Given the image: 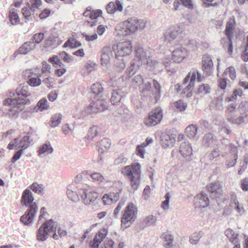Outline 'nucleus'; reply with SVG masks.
I'll return each instance as SVG.
<instances>
[{
  "label": "nucleus",
  "instance_id": "obj_1",
  "mask_svg": "<svg viewBox=\"0 0 248 248\" xmlns=\"http://www.w3.org/2000/svg\"><path fill=\"white\" fill-rule=\"evenodd\" d=\"M28 90L29 87L27 85L20 84L15 93H11V97L5 100V105L8 104L11 107L8 112L9 116L16 117L18 111L23 109L24 105L30 103L29 100L27 98L30 95Z\"/></svg>",
  "mask_w": 248,
  "mask_h": 248
},
{
  "label": "nucleus",
  "instance_id": "obj_2",
  "mask_svg": "<svg viewBox=\"0 0 248 248\" xmlns=\"http://www.w3.org/2000/svg\"><path fill=\"white\" fill-rule=\"evenodd\" d=\"M143 63H146L151 68H156L158 71H161L163 69V65L166 68L168 67L170 64L171 61L170 58L167 57L164 59L163 64L156 62L152 57L147 56L146 52L142 48H139L136 50V58L131 62V65L128 69L130 76L133 75Z\"/></svg>",
  "mask_w": 248,
  "mask_h": 248
},
{
  "label": "nucleus",
  "instance_id": "obj_3",
  "mask_svg": "<svg viewBox=\"0 0 248 248\" xmlns=\"http://www.w3.org/2000/svg\"><path fill=\"white\" fill-rule=\"evenodd\" d=\"M34 198L30 190L26 189L23 192L21 204L28 207L24 214L20 217V221L25 225L31 224L38 212V207L35 202H33Z\"/></svg>",
  "mask_w": 248,
  "mask_h": 248
},
{
  "label": "nucleus",
  "instance_id": "obj_4",
  "mask_svg": "<svg viewBox=\"0 0 248 248\" xmlns=\"http://www.w3.org/2000/svg\"><path fill=\"white\" fill-rule=\"evenodd\" d=\"M78 188L79 195L85 205H94L97 203L98 194L93 191L92 187L87 185L80 184Z\"/></svg>",
  "mask_w": 248,
  "mask_h": 248
},
{
  "label": "nucleus",
  "instance_id": "obj_5",
  "mask_svg": "<svg viewBox=\"0 0 248 248\" xmlns=\"http://www.w3.org/2000/svg\"><path fill=\"white\" fill-rule=\"evenodd\" d=\"M141 172L140 165L139 163L127 166L124 168V173L129 177L132 186L135 189L138 188L140 185Z\"/></svg>",
  "mask_w": 248,
  "mask_h": 248
},
{
  "label": "nucleus",
  "instance_id": "obj_6",
  "mask_svg": "<svg viewBox=\"0 0 248 248\" xmlns=\"http://www.w3.org/2000/svg\"><path fill=\"white\" fill-rule=\"evenodd\" d=\"M137 206L132 203H130L126 207L122 218V226L124 228L129 227L137 218Z\"/></svg>",
  "mask_w": 248,
  "mask_h": 248
},
{
  "label": "nucleus",
  "instance_id": "obj_7",
  "mask_svg": "<svg viewBox=\"0 0 248 248\" xmlns=\"http://www.w3.org/2000/svg\"><path fill=\"white\" fill-rule=\"evenodd\" d=\"M102 14L101 10H93L92 7H88L83 14L84 16L90 17L89 20L85 21V25L90 27H93L99 24L100 22L99 20L102 18Z\"/></svg>",
  "mask_w": 248,
  "mask_h": 248
},
{
  "label": "nucleus",
  "instance_id": "obj_8",
  "mask_svg": "<svg viewBox=\"0 0 248 248\" xmlns=\"http://www.w3.org/2000/svg\"><path fill=\"white\" fill-rule=\"evenodd\" d=\"M116 58L122 57L129 55L132 50V44L130 41H125L118 43L112 46Z\"/></svg>",
  "mask_w": 248,
  "mask_h": 248
},
{
  "label": "nucleus",
  "instance_id": "obj_9",
  "mask_svg": "<svg viewBox=\"0 0 248 248\" xmlns=\"http://www.w3.org/2000/svg\"><path fill=\"white\" fill-rule=\"evenodd\" d=\"M236 109V106L233 104H230L228 106L227 109V118L228 120L232 124H241L246 122L247 115L245 116H237L235 111Z\"/></svg>",
  "mask_w": 248,
  "mask_h": 248
},
{
  "label": "nucleus",
  "instance_id": "obj_10",
  "mask_svg": "<svg viewBox=\"0 0 248 248\" xmlns=\"http://www.w3.org/2000/svg\"><path fill=\"white\" fill-rule=\"evenodd\" d=\"M162 117V110L160 108H156L145 120L144 123L148 126H155L161 121Z\"/></svg>",
  "mask_w": 248,
  "mask_h": 248
},
{
  "label": "nucleus",
  "instance_id": "obj_11",
  "mask_svg": "<svg viewBox=\"0 0 248 248\" xmlns=\"http://www.w3.org/2000/svg\"><path fill=\"white\" fill-rule=\"evenodd\" d=\"M112 47L105 46L100 50L101 63L103 66H106L113 57Z\"/></svg>",
  "mask_w": 248,
  "mask_h": 248
},
{
  "label": "nucleus",
  "instance_id": "obj_12",
  "mask_svg": "<svg viewBox=\"0 0 248 248\" xmlns=\"http://www.w3.org/2000/svg\"><path fill=\"white\" fill-rule=\"evenodd\" d=\"M50 235H52L55 240H59V236L56 232L58 223L53 219H50L42 225Z\"/></svg>",
  "mask_w": 248,
  "mask_h": 248
},
{
  "label": "nucleus",
  "instance_id": "obj_13",
  "mask_svg": "<svg viewBox=\"0 0 248 248\" xmlns=\"http://www.w3.org/2000/svg\"><path fill=\"white\" fill-rule=\"evenodd\" d=\"M187 56L186 49L182 46H179L172 53V59L175 62L179 63Z\"/></svg>",
  "mask_w": 248,
  "mask_h": 248
},
{
  "label": "nucleus",
  "instance_id": "obj_14",
  "mask_svg": "<svg viewBox=\"0 0 248 248\" xmlns=\"http://www.w3.org/2000/svg\"><path fill=\"white\" fill-rule=\"evenodd\" d=\"M207 189L210 192L213 199H217L222 196V190L219 183H211L207 186Z\"/></svg>",
  "mask_w": 248,
  "mask_h": 248
},
{
  "label": "nucleus",
  "instance_id": "obj_15",
  "mask_svg": "<svg viewBox=\"0 0 248 248\" xmlns=\"http://www.w3.org/2000/svg\"><path fill=\"white\" fill-rule=\"evenodd\" d=\"M202 77L199 71L196 69H192L184 79V84L187 83L188 81L194 84L195 81L200 82L202 80Z\"/></svg>",
  "mask_w": 248,
  "mask_h": 248
},
{
  "label": "nucleus",
  "instance_id": "obj_16",
  "mask_svg": "<svg viewBox=\"0 0 248 248\" xmlns=\"http://www.w3.org/2000/svg\"><path fill=\"white\" fill-rule=\"evenodd\" d=\"M194 203L196 208L200 209L207 207L209 204V201L208 197L201 193L194 198Z\"/></svg>",
  "mask_w": 248,
  "mask_h": 248
},
{
  "label": "nucleus",
  "instance_id": "obj_17",
  "mask_svg": "<svg viewBox=\"0 0 248 248\" xmlns=\"http://www.w3.org/2000/svg\"><path fill=\"white\" fill-rule=\"evenodd\" d=\"M160 138L161 144L164 148L172 146L175 141L174 135L173 134L169 135L163 133L161 134Z\"/></svg>",
  "mask_w": 248,
  "mask_h": 248
},
{
  "label": "nucleus",
  "instance_id": "obj_18",
  "mask_svg": "<svg viewBox=\"0 0 248 248\" xmlns=\"http://www.w3.org/2000/svg\"><path fill=\"white\" fill-rule=\"evenodd\" d=\"M220 150L218 148H216L212 150L210 153H207L204 157L201 159L202 162L208 164L217 158L220 155Z\"/></svg>",
  "mask_w": 248,
  "mask_h": 248
},
{
  "label": "nucleus",
  "instance_id": "obj_19",
  "mask_svg": "<svg viewBox=\"0 0 248 248\" xmlns=\"http://www.w3.org/2000/svg\"><path fill=\"white\" fill-rule=\"evenodd\" d=\"M108 105L106 102L100 100L98 101L94 105L90 106L88 109L89 113H97L98 111H102L107 109Z\"/></svg>",
  "mask_w": 248,
  "mask_h": 248
},
{
  "label": "nucleus",
  "instance_id": "obj_20",
  "mask_svg": "<svg viewBox=\"0 0 248 248\" xmlns=\"http://www.w3.org/2000/svg\"><path fill=\"white\" fill-rule=\"evenodd\" d=\"M119 198V192H112L105 194L102 197V200L104 204L111 205L118 201Z\"/></svg>",
  "mask_w": 248,
  "mask_h": 248
},
{
  "label": "nucleus",
  "instance_id": "obj_21",
  "mask_svg": "<svg viewBox=\"0 0 248 248\" xmlns=\"http://www.w3.org/2000/svg\"><path fill=\"white\" fill-rule=\"evenodd\" d=\"M54 151L53 148L49 142H47L40 146L37 151L38 155L47 156L51 154Z\"/></svg>",
  "mask_w": 248,
  "mask_h": 248
},
{
  "label": "nucleus",
  "instance_id": "obj_22",
  "mask_svg": "<svg viewBox=\"0 0 248 248\" xmlns=\"http://www.w3.org/2000/svg\"><path fill=\"white\" fill-rule=\"evenodd\" d=\"M230 150L232 159V160H227L226 164L227 168L234 166L238 158V150L236 146L232 144H231L230 145Z\"/></svg>",
  "mask_w": 248,
  "mask_h": 248
},
{
  "label": "nucleus",
  "instance_id": "obj_23",
  "mask_svg": "<svg viewBox=\"0 0 248 248\" xmlns=\"http://www.w3.org/2000/svg\"><path fill=\"white\" fill-rule=\"evenodd\" d=\"M179 151L184 157H190L192 153V149L188 141L182 142L180 145Z\"/></svg>",
  "mask_w": 248,
  "mask_h": 248
},
{
  "label": "nucleus",
  "instance_id": "obj_24",
  "mask_svg": "<svg viewBox=\"0 0 248 248\" xmlns=\"http://www.w3.org/2000/svg\"><path fill=\"white\" fill-rule=\"evenodd\" d=\"M202 67L203 70L207 74H209L213 67V63L211 57L209 56L204 55L202 57Z\"/></svg>",
  "mask_w": 248,
  "mask_h": 248
},
{
  "label": "nucleus",
  "instance_id": "obj_25",
  "mask_svg": "<svg viewBox=\"0 0 248 248\" xmlns=\"http://www.w3.org/2000/svg\"><path fill=\"white\" fill-rule=\"evenodd\" d=\"M179 33V28H170L165 33V40L166 41L170 43L177 37Z\"/></svg>",
  "mask_w": 248,
  "mask_h": 248
},
{
  "label": "nucleus",
  "instance_id": "obj_26",
  "mask_svg": "<svg viewBox=\"0 0 248 248\" xmlns=\"http://www.w3.org/2000/svg\"><path fill=\"white\" fill-rule=\"evenodd\" d=\"M235 24V22L234 17L230 18L226 23L225 31L226 35L227 36L228 39H232V31L234 28Z\"/></svg>",
  "mask_w": 248,
  "mask_h": 248
},
{
  "label": "nucleus",
  "instance_id": "obj_27",
  "mask_svg": "<svg viewBox=\"0 0 248 248\" xmlns=\"http://www.w3.org/2000/svg\"><path fill=\"white\" fill-rule=\"evenodd\" d=\"M35 48V45L32 42H27L19 48L21 54H27Z\"/></svg>",
  "mask_w": 248,
  "mask_h": 248
},
{
  "label": "nucleus",
  "instance_id": "obj_28",
  "mask_svg": "<svg viewBox=\"0 0 248 248\" xmlns=\"http://www.w3.org/2000/svg\"><path fill=\"white\" fill-rule=\"evenodd\" d=\"M197 125L191 124L186 128L185 133L189 138L197 140L199 138L197 134Z\"/></svg>",
  "mask_w": 248,
  "mask_h": 248
},
{
  "label": "nucleus",
  "instance_id": "obj_29",
  "mask_svg": "<svg viewBox=\"0 0 248 248\" xmlns=\"http://www.w3.org/2000/svg\"><path fill=\"white\" fill-rule=\"evenodd\" d=\"M217 140L216 138L212 133H208L204 135L202 143L206 146H210L216 144Z\"/></svg>",
  "mask_w": 248,
  "mask_h": 248
},
{
  "label": "nucleus",
  "instance_id": "obj_30",
  "mask_svg": "<svg viewBox=\"0 0 248 248\" xmlns=\"http://www.w3.org/2000/svg\"><path fill=\"white\" fill-rule=\"evenodd\" d=\"M36 234L37 239L41 242L46 241L50 235L42 225L37 230Z\"/></svg>",
  "mask_w": 248,
  "mask_h": 248
},
{
  "label": "nucleus",
  "instance_id": "obj_31",
  "mask_svg": "<svg viewBox=\"0 0 248 248\" xmlns=\"http://www.w3.org/2000/svg\"><path fill=\"white\" fill-rule=\"evenodd\" d=\"M77 190H75V188L72 186H69L66 191L68 198L72 201H75L78 198V186L77 187Z\"/></svg>",
  "mask_w": 248,
  "mask_h": 248
},
{
  "label": "nucleus",
  "instance_id": "obj_32",
  "mask_svg": "<svg viewBox=\"0 0 248 248\" xmlns=\"http://www.w3.org/2000/svg\"><path fill=\"white\" fill-rule=\"evenodd\" d=\"M181 4L189 9L193 8V4L191 0H175L174 2V8L172 9L173 11H177Z\"/></svg>",
  "mask_w": 248,
  "mask_h": 248
},
{
  "label": "nucleus",
  "instance_id": "obj_33",
  "mask_svg": "<svg viewBox=\"0 0 248 248\" xmlns=\"http://www.w3.org/2000/svg\"><path fill=\"white\" fill-rule=\"evenodd\" d=\"M110 140L108 138L103 139L99 143L98 151L100 153L106 152L110 147Z\"/></svg>",
  "mask_w": 248,
  "mask_h": 248
},
{
  "label": "nucleus",
  "instance_id": "obj_34",
  "mask_svg": "<svg viewBox=\"0 0 248 248\" xmlns=\"http://www.w3.org/2000/svg\"><path fill=\"white\" fill-rule=\"evenodd\" d=\"M225 235L232 244H235L237 241L239 240L237 238L239 235L238 233L235 232L234 231L231 229H227L225 231Z\"/></svg>",
  "mask_w": 248,
  "mask_h": 248
},
{
  "label": "nucleus",
  "instance_id": "obj_35",
  "mask_svg": "<svg viewBox=\"0 0 248 248\" xmlns=\"http://www.w3.org/2000/svg\"><path fill=\"white\" fill-rule=\"evenodd\" d=\"M137 18H133L128 19L124 22V24L126 25L127 29L133 33L137 31V26H136V23H137Z\"/></svg>",
  "mask_w": 248,
  "mask_h": 248
},
{
  "label": "nucleus",
  "instance_id": "obj_36",
  "mask_svg": "<svg viewBox=\"0 0 248 248\" xmlns=\"http://www.w3.org/2000/svg\"><path fill=\"white\" fill-rule=\"evenodd\" d=\"M123 93L119 90H114L112 93L110 98V101L113 105L119 102L121 97L123 96Z\"/></svg>",
  "mask_w": 248,
  "mask_h": 248
},
{
  "label": "nucleus",
  "instance_id": "obj_37",
  "mask_svg": "<svg viewBox=\"0 0 248 248\" xmlns=\"http://www.w3.org/2000/svg\"><path fill=\"white\" fill-rule=\"evenodd\" d=\"M30 188L38 194L42 195L45 193V187L42 184H38L37 183H33L31 186Z\"/></svg>",
  "mask_w": 248,
  "mask_h": 248
},
{
  "label": "nucleus",
  "instance_id": "obj_38",
  "mask_svg": "<svg viewBox=\"0 0 248 248\" xmlns=\"http://www.w3.org/2000/svg\"><path fill=\"white\" fill-rule=\"evenodd\" d=\"M157 220V217L152 215L146 217L143 220L142 224L144 226L148 227L155 225Z\"/></svg>",
  "mask_w": 248,
  "mask_h": 248
},
{
  "label": "nucleus",
  "instance_id": "obj_39",
  "mask_svg": "<svg viewBox=\"0 0 248 248\" xmlns=\"http://www.w3.org/2000/svg\"><path fill=\"white\" fill-rule=\"evenodd\" d=\"M82 46L81 43L75 39L71 38L67 40L64 44L63 47H71L72 48H78Z\"/></svg>",
  "mask_w": 248,
  "mask_h": 248
},
{
  "label": "nucleus",
  "instance_id": "obj_40",
  "mask_svg": "<svg viewBox=\"0 0 248 248\" xmlns=\"http://www.w3.org/2000/svg\"><path fill=\"white\" fill-rule=\"evenodd\" d=\"M162 236L166 242L165 247L167 248H171L172 246V242L173 241V236L169 232H166L164 233Z\"/></svg>",
  "mask_w": 248,
  "mask_h": 248
},
{
  "label": "nucleus",
  "instance_id": "obj_41",
  "mask_svg": "<svg viewBox=\"0 0 248 248\" xmlns=\"http://www.w3.org/2000/svg\"><path fill=\"white\" fill-rule=\"evenodd\" d=\"M211 88L207 84H202L200 85L198 89L197 93L201 95H205L210 93Z\"/></svg>",
  "mask_w": 248,
  "mask_h": 248
},
{
  "label": "nucleus",
  "instance_id": "obj_42",
  "mask_svg": "<svg viewBox=\"0 0 248 248\" xmlns=\"http://www.w3.org/2000/svg\"><path fill=\"white\" fill-rule=\"evenodd\" d=\"M42 1L41 0H30L27 3L30 9L34 12L42 5Z\"/></svg>",
  "mask_w": 248,
  "mask_h": 248
},
{
  "label": "nucleus",
  "instance_id": "obj_43",
  "mask_svg": "<svg viewBox=\"0 0 248 248\" xmlns=\"http://www.w3.org/2000/svg\"><path fill=\"white\" fill-rule=\"evenodd\" d=\"M9 18L12 25H16L20 22L18 14L13 10H11L9 13Z\"/></svg>",
  "mask_w": 248,
  "mask_h": 248
},
{
  "label": "nucleus",
  "instance_id": "obj_44",
  "mask_svg": "<svg viewBox=\"0 0 248 248\" xmlns=\"http://www.w3.org/2000/svg\"><path fill=\"white\" fill-rule=\"evenodd\" d=\"M49 106L47 104V100L46 98H43L41 99L37 104L36 108L37 110L42 111L44 110L49 108Z\"/></svg>",
  "mask_w": 248,
  "mask_h": 248
},
{
  "label": "nucleus",
  "instance_id": "obj_45",
  "mask_svg": "<svg viewBox=\"0 0 248 248\" xmlns=\"http://www.w3.org/2000/svg\"><path fill=\"white\" fill-rule=\"evenodd\" d=\"M20 138V144H21V149L25 150L30 145L32 140L30 139L29 136H25L23 138Z\"/></svg>",
  "mask_w": 248,
  "mask_h": 248
},
{
  "label": "nucleus",
  "instance_id": "obj_46",
  "mask_svg": "<svg viewBox=\"0 0 248 248\" xmlns=\"http://www.w3.org/2000/svg\"><path fill=\"white\" fill-rule=\"evenodd\" d=\"M237 110L241 116H244L248 112V102L244 101L241 102L237 108Z\"/></svg>",
  "mask_w": 248,
  "mask_h": 248
},
{
  "label": "nucleus",
  "instance_id": "obj_47",
  "mask_svg": "<svg viewBox=\"0 0 248 248\" xmlns=\"http://www.w3.org/2000/svg\"><path fill=\"white\" fill-rule=\"evenodd\" d=\"M62 115L60 113L54 115L51 118V126L55 127L61 123Z\"/></svg>",
  "mask_w": 248,
  "mask_h": 248
},
{
  "label": "nucleus",
  "instance_id": "obj_48",
  "mask_svg": "<svg viewBox=\"0 0 248 248\" xmlns=\"http://www.w3.org/2000/svg\"><path fill=\"white\" fill-rule=\"evenodd\" d=\"M103 88L99 83L93 84L92 87V92L94 94V96H98L102 93Z\"/></svg>",
  "mask_w": 248,
  "mask_h": 248
},
{
  "label": "nucleus",
  "instance_id": "obj_49",
  "mask_svg": "<svg viewBox=\"0 0 248 248\" xmlns=\"http://www.w3.org/2000/svg\"><path fill=\"white\" fill-rule=\"evenodd\" d=\"M27 6L26 7L22 8L21 11L25 18L27 21H30L32 19L31 15L33 12L30 9V8H29V6L27 4Z\"/></svg>",
  "mask_w": 248,
  "mask_h": 248
},
{
  "label": "nucleus",
  "instance_id": "obj_50",
  "mask_svg": "<svg viewBox=\"0 0 248 248\" xmlns=\"http://www.w3.org/2000/svg\"><path fill=\"white\" fill-rule=\"evenodd\" d=\"M202 232H196L193 233L189 238V241L192 245L196 244L202 237Z\"/></svg>",
  "mask_w": 248,
  "mask_h": 248
},
{
  "label": "nucleus",
  "instance_id": "obj_51",
  "mask_svg": "<svg viewBox=\"0 0 248 248\" xmlns=\"http://www.w3.org/2000/svg\"><path fill=\"white\" fill-rule=\"evenodd\" d=\"M7 148L9 150H12L14 148H21V144H20V138L15 139L12 140L8 144Z\"/></svg>",
  "mask_w": 248,
  "mask_h": 248
},
{
  "label": "nucleus",
  "instance_id": "obj_52",
  "mask_svg": "<svg viewBox=\"0 0 248 248\" xmlns=\"http://www.w3.org/2000/svg\"><path fill=\"white\" fill-rule=\"evenodd\" d=\"M106 235L107 231L105 230H101L96 234L95 237L93 240L97 243L100 244L105 238Z\"/></svg>",
  "mask_w": 248,
  "mask_h": 248
},
{
  "label": "nucleus",
  "instance_id": "obj_53",
  "mask_svg": "<svg viewBox=\"0 0 248 248\" xmlns=\"http://www.w3.org/2000/svg\"><path fill=\"white\" fill-rule=\"evenodd\" d=\"M174 107L179 111H184L187 107V104L182 100H180L174 103Z\"/></svg>",
  "mask_w": 248,
  "mask_h": 248
},
{
  "label": "nucleus",
  "instance_id": "obj_54",
  "mask_svg": "<svg viewBox=\"0 0 248 248\" xmlns=\"http://www.w3.org/2000/svg\"><path fill=\"white\" fill-rule=\"evenodd\" d=\"M98 134L97 127L96 126L90 128L88 135L87 140L90 142L93 140Z\"/></svg>",
  "mask_w": 248,
  "mask_h": 248
},
{
  "label": "nucleus",
  "instance_id": "obj_55",
  "mask_svg": "<svg viewBox=\"0 0 248 248\" xmlns=\"http://www.w3.org/2000/svg\"><path fill=\"white\" fill-rule=\"evenodd\" d=\"M59 57L62 60L67 63L72 62L74 60L73 57L65 52L61 53Z\"/></svg>",
  "mask_w": 248,
  "mask_h": 248
},
{
  "label": "nucleus",
  "instance_id": "obj_56",
  "mask_svg": "<svg viewBox=\"0 0 248 248\" xmlns=\"http://www.w3.org/2000/svg\"><path fill=\"white\" fill-rule=\"evenodd\" d=\"M28 83L31 86L37 87L41 85V80L39 77L36 78V76H33L31 79H29Z\"/></svg>",
  "mask_w": 248,
  "mask_h": 248
},
{
  "label": "nucleus",
  "instance_id": "obj_57",
  "mask_svg": "<svg viewBox=\"0 0 248 248\" xmlns=\"http://www.w3.org/2000/svg\"><path fill=\"white\" fill-rule=\"evenodd\" d=\"M223 74L226 76L229 75V77L232 79H234L236 78L235 68L232 66L227 68Z\"/></svg>",
  "mask_w": 248,
  "mask_h": 248
},
{
  "label": "nucleus",
  "instance_id": "obj_58",
  "mask_svg": "<svg viewBox=\"0 0 248 248\" xmlns=\"http://www.w3.org/2000/svg\"><path fill=\"white\" fill-rule=\"evenodd\" d=\"M140 87L142 92L144 93L150 90L151 88V84L150 82L147 81L145 79H143V81L142 82Z\"/></svg>",
  "mask_w": 248,
  "mask_h": 248
},
{
  "label": "nucleus",
  "instance_id": "obj_59",
  "mask_svg": "<svg viewBox=\"0 0 248 248\" xmlns=\"http://www.w3.org/2000/svg\"><path fill=\"white\" fill-rule=\"evenodd\" d=\"M194 86V84L189 82V84L184 90V93L187 97H190L192 95V90Z\"/></svg>",
  "mask_w": 248,
  "mask_h": 248
},
{
  "label": "nucleus",
  "instance_id": "obj_60",
  "mask_svg": "<svg viewBox=\"0 0 248 248\" xmlns=\"http://www.w3.org/2000/svg\"><path fill=\"white\" fill-rule=\"evenodd\" d=\"M91 177L94 181L102 182L104 179V177L98 172H93L91 174Z\"/></svg>",
  "mask_w": 248,
  "mask_h": 248
},
{
  "label": "nucleus",
  "instance_id": "obj_61",
  "mask_svg": "<svg viewBox=\"0 0 248 248\" xmlns=\"http://www.w3.org/2000/svg\"><path fill=\"white\" fill-rule=\"evenodd\" d=\"M45 36L44 33L40 32L35 34L32 38V42L36 44H39L44 39Z\"/></svg>",
  "mask_w": 248,
  "mask_h": 248
},
{
  "label": "nucleus",
  "instance_id": "obj_62",
  "mask_svg": "<svg viewBox=\"0 0 248 248\" xmlns=\"http://www.w3.org/2000/svg\"><path fill=\"white\" fill-rule=\"evenodd\" d=\"M171 196L169 193H167L165 196V200L162 202V208L165 210H168L169 208V202Z\"/></svg>",
  "mask_w": 248,
  "mask_h": 248
},
{
  "label": "nucleus",
  "instance_id": "obj_63",
  "mask_svg": "<svg viewBox=\"0 0 248 248\" xmlns=\"http://www.w3.org/2000/svg\"><path fill=\"white\" fill-rule=\"evenodd\" d=\"M51 66L46 61L42 62V74H46L50 73Z\"/></svg>",
  "mask_w": 248,
  "mask_h": 248
},
{
  "label": "nucleus",
  "instance_id": "obj_64",
  "mask_svg": "<svg viewBox=\"0 0 248 248\" xmlns=\"http://www.w3.org/2000/svg\"><path fill=\"white\" fill-rule=\"evenodd\" d=\"M82 35L83 37L85 38V40L87 41H93L96 40L98 38V35L96 33H94L93 35H90L88 34H87L85 32H83L82 33Z\"/></svg>",
  "mask_w": 248,
  "mask_h": 248
}]
</instances>
